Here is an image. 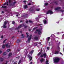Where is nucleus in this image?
I'll list each match as a JSON object with an SVG mask.
<instances>
[{"instance_id":"obj_3","label":"nucleus","mask_w":64,"mask_h":64,"mask_svg":"<svg viewBox=\"0 0 64 64\" xmlns=\"http://www.w3.org/2000/svg\"><path fill=\"white\" fill-rule=\"evenodd\" d=\"M53 12L51 10H49L46 12V14H53Z\"/></svg>"},{"instance_id":"obj_13","label":"nucleus","mask_w":64,"mask_h":64,"mask_svg":"<svg viewBox=\"0 0 64 64\" xmlns=\"http://www.w3.org/2000/svg\"><path fill=\"white\" fill-rule=\"evenodd\" d=\"M6 46L7 48H10V46H8V44H6Z\"/></svg>"},{"instance_id":"obj_35","label":"nucleus","mask_w":64,"mask_h":64,"mask_svg":"<svg viewBox=\"0 0 64 64\" xmlns=\"http://www.w3.org/2000/svg\"><path fill=\"white\" fill-rule=\"evenodd\" d=\"M48 3H46L45 4V5L46 6H47V5H48Z\"/></svg>"},{"instance_id":"obj_28","label":"nucleus","mask_w":64,"mask_h":64,"mask_svg":"<svg viewBox=\"0 0 64 64\" xmlns=\"http://www.w3.org/2000/svg\"><path fill=\"white\" fill-rule=\"evenodd\" d=\"M43 54H41L40 56V57L41 58H42V57H43Z\"/></svg>"},{"instance_id":"obj_11","label":"nucleus","mask_w":64,"mask_h":64,"mask_svg":"<svg viewBox=\"0 0 64 64\" xmlns=\"http://www.w3.org/2000/svg\"><path fill=\"white\" fill-rule=\"evenodd\" d=\"M8 3H9V2H6L5 3H4V4L3 5H5L6 4H7V5L8 6Z\"/></svg>"},{"instance_id":"obj_63","label":"nucleus","mask_w":64,"mask_h":64,"mask_svg":"<svg viewBox=\"0 0 64 64\" xmlns=\"http://www.w3.org/2000/svg\"><path fill=\"white\" fill-rule=\"evenodd\" d=\"M22 36H23V34H22Z\"/></svg>"},{"instance_id":"obj_44","label":"nucleus","mask_w":64,"mask_h":64,"mask_svg":"<svg viewBox=\"0 0 64 64\" xmlns=\"http://www.w3.org/2000/svg\"><path fill=\"white\" fill-rule=\"evenodd\" d=\"M39 25H42V24H38L37 25V26H39Z\"/></svg>"},{"instance_id":"obj_29","label":"nucleus","mask_w":64,"mask_h":64,"mask_svg":"<svg viewBox=\"0 0 64 64\" xmlns=\"http://www.w3.org/2000/svg\"><path fill=\"white\" fill-rule=\"evenodd\" d=\"M12 55V53H10L8 54V56H10Z\"/></svg>"},{"instance_id":"obj_16","label":"nucleus","mask_w":64,"mask_h":64,"mask_svg":"<svg viewBox=\"0 0 64 64\" xmlns=\"http://www.w3.org/2000/svg\"><path fill=\"white\" fill-rule=\"evenodd\" d=\"M61 8H60V7H58L56 8L55 9V10H58V9H60Z\"/></svg>"},{"instance_id":"obj_32","label":"nucleus","mask_w":64,"mask_h":64,"mask_svg":"<svg viewBox=\"0 0 64 64\" xmlns=\"http://www.w3.org/2000/svg\"><path fill=\"white\" fill-rule=\"evenodd\" d=\"M8 62H9V61H8V60H7V61H6V63H5L4 64H7V63H8Z\"/></svg>"},{"instance_id":"obj_46","label":"nucleus","mask_w":64,"mask_h":64,"mask_svg":"<svg viewBox=\"0 0 64 64\" xmlns=\"http://www.w3.org/2000/svg\"><path fill=\"white\" fill-rule=\"evenodd\" d=\"M28 5H31V3H29V4H28Z\"/></svg>"},{"instance_id":"obj_53","label":"nucleus","mask_w":64,"mask_h":64,"mask_svg":"<svg viewBox=\"0 0 64 64\" xmlns=\"http://www.w3.org/2000/svg\"><path fill=\"white\" fill-rule=\"evenodd\" d=\"M2 12V13H4V12L3 11Z\"/></svg>"},{"instance_id":"obj_1","label":"nucleus","mask_w":64,"mask_h":64,"mask_svg":"<svg viewBox=\"0 0 64 64\" xmlns=\"http://www.w3.org/2000/svg\"><path fill=\"white\" fill-rule=\"evenodd\" d=\"M60 59L59 58L56 57L54 59V61L55 63H58V62H59V61H60Z\"/></svg>"},{"instance_id":"obj_49","label":"nucleus","mask_w":64,"mask_h":64,"mask_svg":"<svg viewBox=\"0 0 64 64\" xmlns=\"http://www.w3.org/2000/svg\"><path fill=\"white\" fill-rule=\"evenodd\" d=\"M26 23H28V21H26Z\"/></svg>"},{"instance_id":"obj_58","label":"nucleus","mask_w":64,"mask_h":64,"mask_svg":"<svg viewBox=\"0 0 64 64\" xmlns=\"http://www.w3.org/2000/svg\"><path fill=\"white\" fill-rule=\"evenodd\" d=\"M28 30H29V31H30L31 30H30V29H29Z\"/></svg>"},{"instance_id":"obj_22","label":"nucleus","mask_w":64,"mask_h":64,"mask_svg":"<svg viewBox=\"0 0 64 64\" xmlns=\"http://www.w3.org/2000/svg\"><path fill=\"white\" fill-rule=\"evenodd\" d=\"M28 32H26V35H27V36H26V37L27 38L28 37H29V35H28Z\"/></svg>"},{"instance_id":"obj_25","label":"nucleus","mask_w":64,"mask_h":64,"mask_svg":"<svg viewBox=\"0 0 64 64\" xmlns=\"http://www.w3.org/2000/svg\"><path fill=\"white\" fill-rule=\"evenodd\" d=\"M34 52V50H32L31 52H30V54H32L33 53V52Z\"/></svg>"},{"instance_id":"obj_17","label":"nucleus","mask_w":64,"mask_h":64,"mask_svg":"<svg viewBox=\"0 0 64 64\" xmlns=\"http://www.w3.org/2000/svg\"><path fill=\"white\" fill-rule=\"evenodd\" d=\"M49 44H50V45H52L53 44V42H49Z\"/></svg>"},{"instance_id":"obj_15","label":"nucleus","mask_w":64,"mask_h":64,"mask_svg":"<svg viewBox=\"0 0 64 64\" xmlns=\"http://www.w3.org/2000/svg\"><path fill=\"white\" fill-rule=\"evenodd\" d=\"M0 61L2 62L4 60V59L3 58H0Z\"/></svg>"},{"instance_id":"obj_51","label":"nucleus","mask_w":64,"mask_h":64,"mask_svg":"<svg viewBox=\"0 0 64 64\" xmlns=\"http://www.w3.org/2000/svg\"><path fill=\"white\" fill-rule=\"evenodd\" d=\"M12 4H10V6H12Z\"/></svg>"},{"instance_id":"obj_47","label":"nucleus","mask_w":64,"mask_h":64,"mask_svg":"<svg viewBox=\"0 0 64 64\" xmlns=\"http://www.w3.org/2000/svg\"><path fill=\"white\" fill-rule=\"evenodd\" d=\"M32 63L33 62H30V64H32Z\"/></svg>"},{"instance_id":"obj_45","label":"nucleus","mask_w":64,"mask_h":64,"mask_svg":"<svg viewBox=\"0 0 64 64\" xmlns=\"http://www.w3.org/2000/svg\"><path fill=\"white\" fill-rule=\"evenodd\" d=\"M50 37H48V40H49V39H50Z\"/></svg>"},{"instance_id":"obj_36","label":"nucleus","mask_w":64,"mask_h":64,"mask_svg":"<svg viewBox=\"0 0 64 64\" xmlns=\"http://www.w3.org/2000/svg\"><path fill=\"white\" fill-rule=\"evenodd\" d=\"M6 40H7V39H6L3 42V43H5V41H6Z\"/></svg>"},{"instance_id":"obj_20","label":"nucleus","mask_w":64,"mask_h":64,"mask_svg":"<svg viewBox=\"0 0 64 64\" xmlns=\"http://www.w3.org/2000/svg\"><path fill=\"white\" fill-rule=\"evenodd\" d=\"M30 11H31V12H34V10H30Z\"/></svg>"},{"instance_id":"obj_9","label":"nucleus","mask_w":64,"mask_h":64,"mask_svg":"<svg viewBox=\"0 0 64 64\" xmlns=\"http://www.w3.org/2000/svg\"><path fill=\"white\" fill-rule=\"evenodd\" d=\"M24 52H25V55H27V53H28V52L27 51V50L26 49L24 50Z\"/></svg>"},{"instance_id":"obj_43","label":"nucleus","mask_w":64,"mask_h":64,"mask_svg":"<svg viewBox=\"0 0 64 64\" xmlns=\"http://www.w3.org/2000/svg\"><path fill=\"white\" fill-rule=\"evenodd\" d=\"M1 53H2V51L0 50V54H1Z\"/></svg>"},{"instance_id":"obj_37","label":"nucleus","mask_w":64,"mask_h":64,"mask_svg":"<svg viewBox=\"0 0 64 64\" xmlns=\"http://www.w3.org/2000/svg\"><path fill=\"white\" fill-rule=\"evenodd\" d=\"M12 24H15L14 22V21H13L12 22Z\"/></svg>"},{"instance_id":"obj_8","label":"nucleus","mask_w":64,"mask_h":64,"mask_svg":"<svg viewBox=\"0 0 64 64\" xmlns=\"http://www.w3.org/2000/svg\"><path fill=\"white\" fill-rule=\"evenodd\" d=\"M59 52V51H56L54 52V53L55 54H58Z\"/></svg>"},{"instance_id":"obj_64","label":"nucleus","mask_w":64,"mask_h":64,"mask_svg":"<svg viewBox=\"0 0 64 64\" xmlns=\"http://www.w3.org/2000/svg\"><path fill=\"white\" fill-rule=\"evenodd\" d=\"M14 36H13V37H14Z\"/></svg>"},{"instance_id":"obj_59","label":"nucleus","mask_w":64,"mask_h":64,"mask_svg":"<svg viewBox=\"0 0 64 64\" xmlns=\"http://www.w3.org/2000/svg\"><path fill=\"white\" fill-rule=\"evenodd\" d=\"M20 22H22V20L20 21Z\"/></svg>"},{"instance_id":"obj_40","label":"nucleus","mask_w":64,"mask_h":64,"mask_svg":"<svg viewBox=\"0 0 64 64\" xmlns=\"http://www.w3.org/2000/svg\"><path fill=\"white\" fill-rule=\"evenodd\" d=\"M17 62L16 61L15 62L14 64H17Z\"/></svg>"},{"instance_id":"obj_56","label":"nucleus","mask_w":64,"mask_h":64,"mask_svg":"<svg viewBox=\"0 0 64 64\" xmlns=\"http://www.w3.org/2000/svg\"><path fill=\"white\" fill-rule=\"evenodd\" d=\"M27 27V26H25V28H26V27Z\"/></svg>"},{"instance_id":"obj_38","label":"nucleus","mask_w":64,"mask_h":64,"mask_svg":"<svg viewBox=\"0 0 64 64\" xmlns=\"http://www.w3.org/2000/svg\"><path fill=\"white\" fill-rule=\"evenodd\" d=\"M29 22L30 23H32V21L30 20H29Z\"/></svg>"},{"instance_id":"obj_50","label":"nucleus","mask_w":64,"mask_h":64,"mask_svg":"<svg viewBox=\"0 0 64 64\" xmlns=\"http://www.w3.org/2000/svg\"><path fill=\"white\" fill-rule=\"evenodd\" d=\"M9 3H10V2H11V0H9Z\"/></svg>"},{"instance_id":"obj_41","label":"nucleus","mask_w":64,"mask_h":64,"mask_svg":"<svg viewBox=\"0 0 64 64\" xmlns=\"http://www.w3.org/2000/svg\"><path fill=\"white\" fill-rule=\"evenodd\" d=\"M23 2H24V3H26V2H27V1L26 0H24Z\"/></svg>"},{"instance_id":"obj_60","label":"nucleus","mask_w":64,"mask_h":64,"mask_svg":"<svg viewBox=\"0 0 64 64\" xmlns=\"http://www.w3.org/2000/svg\"><path fill=\"white\" fill-rule=\"evenodd\" d=\"M16 16H17V17H18V15H16Z\"/></svg>"},{"instance_id":"obj_4","label":"nucleus","mask_w":64,"mask_h":64,"mask_svg":"<svg viewBox=\"0 0 64 64\" xmlns=\"http://www.w3.org/2000/svg\"><path fill=\"white\" fill-rule=\"evenodd\" d=\"M24 26V24H22L20 26H18V27L17 28V29H19L20 28H21L22 27H23V26Z\"/></svg>"},{"instance_id":"obj_62","label":"nucleus","mask_w":64,"mask_h":64,"mask_svg":"<svg viewBox=\"0 0 64 64\" xmlns=\"http://www.w3.org/2000/svg\"><path fill=\"white\" fill-rule=\"evenodd\" d=\"M20 31H19V30H18V32H20Z\"/></svg>"},{"instance_id":"obj_42","label":"nucleus","mask_w":64,"mask_h":64,"mask_svg":"<svg viewBox=\"0 0 64 64\" xmlns=\"http://www.w3.org/2000/svg\"><path fill=\"white\" fill-rule=\"evenodd\" d=\"M47 49L48 50L49 49V47H47Z\"/></svg>"},{"instance_id":"obj_7","label":"nucleus","mask_w":64,"mask_h":64,"mask_svg":"<svg viewBox=\"0 0 64 64\" xmlns=\"http://www.w3.org/2000/svg\"><path fill=\"white\" fill-rule=\"evenodd\" d=\"M36 31H38V33L39 34H41V32L40 31V30H36Z\"/></svg>"},{"instance_id":"obj_24","label":"nucleus","mask_w":64,"mask_h":64,"mask_svg":"<svg viewBox=\"0 0 64 64\" xmlns=\"http://www.w3.org/2000/svg\"><path fill=\"white\" fill-rule=\"evenodd\" d=\"M48 60H47L46 62V64H49V63H48Z\"/></svg>"},{"instance_id":"obj_23","label":"nucleus","mask_w":64,"mask_h":64,"mask_svg":"<svg viewBox=\"0 0 64 64\" xmlns=\"http://www.w3.org/2000/svg\"><path fill=\"white\" fill-rule=\"evenodd\" d=\"M34 39H35V40H38V38L35 37L34 38Z\"/></svg>"},{"instance_id":"obj_48","label":"nucleus","mask_w":64,"mask_h":64,"mask_svg":"<svg viewBox=\"0 0 64 64\" xmlns=\"http://www.w3.org/2000/svg\"><path fill=\"white\" fill-rule=\"evenodd\" d=\"M1 38H3V36H2L1 37Z\"/></svg>"},{"instance_id":"obj_54","label":"nucleus","mask_w":64,"mask_h":64,"mask_svg":"<svg viewBox=\"0 0 64 64\" xmlns=\"http://www.w3.org/2000/svg\"><path fill=\"white\" fill-rule=\"evenodd\" d=\"M20 32L22 34V31L21 30L20 31Z\"/></svg>"},{"instance_id":"obj_57","label":"nucleus","mask_w":64,"mask_h":64,"mask_svg":"<svg viewBox=\"0 0 64 64\" xmlns=\"http://www.w3.org/2000/svg\"><path fill=\"white\" fill-rule=\"evenodd\" d=\"M14 4H15V3H16V2H14Z\"/></svg>"},{"instance_id":"obj_14","label":"nucleus","mask_w":64,"mask_h":64,"mask_svg":"<svg viewBox=\"0 0 64 64\" xmlns=\"http://www.w3.org/2000/svg\"><path fill=\"white\" fill-rule=\"evenodd\" d=\"M43 21L44 23V24H46L47 23V21L45 20H43Z\"/></svg>"},{"instance_id":"obj_26","label":"nucleus","mask_w":64,"mask_h":64,"mask_svg":"<svg viewBox=\"0 0 64 64\" xmlns=\"http://www.w3.org/2000/svg\"><path fill=\"white\" fill-rule=\"evenodd\" d=\"M20 42V40H18L17 41V43H19Z\"/></svg>"},{"instance_id":"obj_31","label":"nucleus","mask_w":64,"mask_h":64,"mask_svg":"<svg viewBox=\"0 0 64 64\" xmlns=\"http://www.w3.org/2000/svg\"><path fill=\"white\" fill-rule=\"evenodd\" d=\"M40 10V9H36V11H39Z\"/></svg>"},{"instance_id":"obj_2","label":"nucleus","mask_w":64,"mask_h":64,"mask_svg":"<svg viewBox=\"0 0 64 64\" xmlns=\"http://www.w3.org/2000/svg\"><path fill=\"white\" fill-rule=\"evenodd\" d=\"M7 22H8L6 20L4 22V24L3 26V27L4 28H6L7 26H6V24H7Z\"/></svg>"},{"instance_id":"obj_30","label":"nucleus","mask_w":64,"mask_h":64,"mask_svg":"<svg viewBox=\"0 0 64 64\" xmlns=\"http://www.w3.org/2000/svg\"><path fill=\"white\" fill-rule=\"evenodd\" d=\"M10 51V49H8L7 50V52H9Z\"/></svg>"},{"instance_id":"obj_12","label":"nucleus","mask_w":64,"mask_h":64,"mask_svg":"<svg viewBox=\"0 0 64 64\" xmlns=\"http://www.w3.org/2000/svg\"><path fill=\"white\" fill-rule=\"evenodd\" d=\"M43 55L44 58H46V56H47V55H46V53L44 54H43Z\"/></svg>"},{"instance_id":"obj_34","label":"nucleus","mask_w":64,"mask_h":64,"mask_svg":"<svg viewBox=\"0 0 64 64\" xmlns=\"http://www.w3.org/2000/svg\"><path fill=\"white\" fill-rule=\"evenodd\" d=\"M34 46H37V44L36 43L34 44Z\"/></svg>"},{"instance_id":"obj_10","label":"nucleus","mask_w":64,"mask_h":64,"mask_svg":"<svg viewBox=\"0 0 64 64\" xmlns=\"http://www.w3.org/2000/svg\"><path fill=\"white\" fill-rule=\"evenodd\" d=\"M30 40H31V37H29L28 38V43L30 42Z\"/></svg>"},{"instance_id":"obj_33","label":"nucleus","mask_w":64,"mask_h":64,"mask_svg":"<svg viewBox=\"0 0 64 64\" xmlns=\"http://www.w3.org/2000/svg\"><path fill=\"white\" fill-rule=\"evenodd\" d=\"M41 54V53L40 52L38 54V56H39V55H40V54Z\"/></svg>"},{"instance_id":"obj_21","label":"nucleus","mask_w":64,"mask_h":64,"mask_svg":"<svg viewBox=\"0 0 64 64\" xmlns=\"http://www.w3.org/2000/svg\"><path fill=\"white\" fill-rule=\"evenodd\" d=\"M6 52H4V53L3 54V55L4 56L6 55Z\"/></svg>"},{"instance_id":"obj_61","label":"nucleus","mask_w":64,"mask_h":64,"mask_svg":"<svg viewBox=\"0 0 64 64\" xmlns=\"http://www.w3.org/2000/svg\"><path fill=\"white\" fill-rule=\"evenodd\" d=\"M58 34H59V32L58 33Z\"/></svg>"},{"instance_id":"obj_52","label":"nucleus","mask_w":64,"mask_h":64,"mask_svg":"<svg viewBox=\"0 0 64 64\" xmlns=\"http://www.w3.org/2000/svg\"><path fill=\"white\" fill-rule=\"evenodd\" d=\"M36 28H33V30H35V29H36Z\"/></svg>"},{"instance_id":"obj_6","label":"nucleus","mask_w":64,"mask_h":64,"mask_svg":"<svg viewBox=\"0 0 64 64\" xmlns=\"http://www.w3.org/2000/svg\"><path fill=\"white\" fill-rule=\"evenodd\" d=\"M28 57L30 59V61H31V60H32V57L30 55H28Z\"/></svg>"},{"instance_id":"obj_5","label":"nucleus","mask_w":64,"mask_h":64,"mask_svg":"<svg viewBox=\"0 0 64 64\" xmlns=\"http://www.w3.org/2000/svg\"><path fill=\"white\" fill-rule=\"evenodd\" d=\"M45 61V59H43V58H42L40 60V62H44Z\"/></svg>"},{"instance_id":"obj_27","label":"nucleus","mask_w":64,"mask_h":64,"mask_svg":"<svg viewBox=\"0 0 64 64\" xmlns=\"http://www.w3.org/2000/svg\"><path fill=\"white\" fill-rule=\"evenodd\" d=\"M5 45L4 44H3L2 46V48H5Z\"/></svg>"},{"instance_id":"obj_19","label":"nucleus","mask_w":64,"mask_h":64,"mask_svg":"<svg viewBox=\"0 0 64 64\" xmlns=\"http://www.w3.org/2000/svg\"><path fill=\"white\" fill-rule=\"evenodd\" d=\"M2 8H7V6H2Z\"/></svg>"},{"instance_id":"obj_18","label":"nucleus","mask_w":64,"mask_h":64,"mask_svg":"<svg viewBox=\"0 0 64 64\" xmlns=\"http://www.w3.org/2000/svg\"><path fill=\"white\" fill-rule=\"evenodd\" d=\"M28 8V6L27 5H25L24 6V9H26V8Z\"/></svg>"},{"instance_id":"obj_39","label":"nucleus","mask_w":64,"mask_h":64,"mask_svg":"<svg viewBox=\"0 0 64 64\" xmlns=\"http://www.w3.org/2000/svg\"><path fill=\"white\" fill-rule=\"evenodd\" d=\"M20 63H21V60H20L19 61V62H18V64H20Z\"/></svg>"},{"instance_id":"obj_55","label":"nucleus","mask_w":64,"mask_h":64,"mask_svg":"<svg viewBox=\"0 0 64 64\" xmlns=\"http://www.w3.org/2000/svg\"><path fill=\"white\" fill-rule=\"evenodd\" d=\"M60 54H61H61H62V53L61 52H60Z\"/></svg>"}]
</instances>
